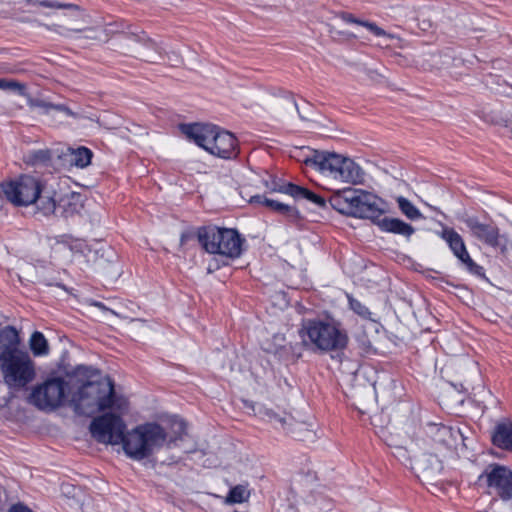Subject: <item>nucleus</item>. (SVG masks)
Listing matches in <instances>:
<instances>
[{
  "label": "nucleus",
  "instance_id": "33",
  "mask_svg": "<svg viewBox=\"0 0 512 512\" xmlns=\"http://www.w3.org/2000/svg\"><path fill=\"white\" fill-rule=\"evenodd\" d=\"M28 345L31 356L34 357H45L50 353V347L45 336L38 331L31 334Z\"/></svg>",
  "mask_w": 512,
  "mask_h": 512
},
{
  "label": "nucleus",
  "instance_id": "29",
  "mask_svg": "<svg viewBox=\"0 0 512 512\" xmlns=\"http://www.w3.org/2000/svg\"><path fill=\"white\" fill-rule=\"evenodd\" d=\"M93 153L90 149L79 146L76 148H67L63 153L64 160L71 166L78 169H84L91 164Z\"/></svg>",
  "mask_w": 512,
  "mask_h": 512
},
{
  "label": "nucleus",
  "instance_id": "48",
  "mask_svg": "<svg viewBox=\"0 0 512 512\" xmlns=\"http://www.w3.org/2000/svg\"><path fill=\"white\" fill-rule=\"evenodd\" d=\"M348 37H355L353 34H347Z\"/></svg>",
  "mask_w": 512,
  "mask_h": 512
},
{
  "label": "nucleus",
  "instance_id": "17",
  "mask_svg": "<svg viewBox=\"0 0 512 512\" xmlns=\"http://www.w3.org/2000/svg\"><path fill=\"white\" fill-rule=\"evenodd\" d=\"M428 442L439 451L440 456H447L449 452L464 447V437L459 429L445 425H431L428 430Z\"/></svg>",
  "mask_w": 512,
  "mask_h": 512
},
{
  "label": "nucleus",
  "instance_id": "46",
  "mask_svg": "<svg viewBox=\"0 0 512 512\" xmlns=\"http://www.w3.org/2000/svg\"><path fill=\"white\" fill-rule=\"evenodd\" d=\"M167 56H168V60L173 62L174 64L182 63V57L176 51H171Z\"/></svg>",
  "mask_w": 512,
  "mask_h": 512
},
{
  "label": "nucleus",
  "instance_id": "1",
  "mask_svg": "<svg viewBox=\"0 0 512 512\" xmlns=\"http://www.w3.org/2000/svg\"><path fill=\"white\" fill-rule=\"evenodd\" d=\"M39 368L22 346L18 331L12 326L0 329V377L12 392L27 390L37 379Z\"/></svg>",
  "mask_w": 512,
  "mask_h": 512
},
{
  "label": "nucleus",
  "instance_id": "39",
  "mask_svg": "<svg viewBox=\"0 0 512 512\" xmlns=\"http://www.w3.org/2000/svg\"><path fill=\"white\" fill-rule=\"evenodd\" d=\"M273 340H274V344L272 345L271 343H266V346L264 347V349L267 351V352H270V353H274V354H277L281 351V349L284 347V344H285V337L284 335L282 334H277L273 337Z\"/></svg>",
  "mask_w": 512,
  "mask_h": 512
},
{
  "label": "nucleus",
  "instance_id": "37",
  "mask_svg": "<svg viewBox=\"0 0 512 512\" xmlns=\"http://www.w3.org/2000/svg\"><path fill=\"white\" fill-rule=\"evenodd\" d=\"M149 326L146 321L141 319H130L128 330L131 334H133L136 337H141L144 335Z\"/></svg>",
  "mask_w": 512,
  "mask_h": 512
},
{
  "label": "nucleus",
  "instance_id": "4",
  "mask_svg": "<svg viewBox=\"0 0 512 512\" xmlns=\"http://www.w3.org/2000/svg\"><path fill=\"white\" fill-rule=\"evenodd\" d=\"M302 346L316 354L344 350L349 341L347 331L333 319H306L299 329Z\"/></svg>",
  "mask_w": 512,
  "mask_h": 512
},
{
  "label": "nucleus",
  "instance_id": "16",
  "mask_svg": "<svg viewBox=\"0 0 512 512\" xmlns=\"http://www.w3.org/2000/svg\"><path fill=\"white\" fill-rule=\"evenodd\" d=\"M479 481L487 486L491 494H497L503 500L512 498V471L508 467L490 464L479 476Z\"/></svg>",
  "mask_w": 512,
  "mask_h": 512
},
{
  "label": "nucleus",
  "instance_id": "26",
  "mask_svg": "<svg viewBox=\"0 0 512 512\" xmlns=\"http://www.w3.org/2000/svg\"><path fill=\"white\" fill-rule=\"evenodd\" d=\"M85 307L88 314H90L92 317L107 321L110 323H114L113 318L118 317L121 319H130L128 315L125 313L114 310L111 308H108L101 302L94 301L92 299H87L85 301Z\"/></svg>",
  "mask_w": 512,
  "mask_h": 512
},
{
  "label": "nucleus",
  "instance_id": "24",
  "mask_svg": "<svg viewBox=\"0 0 512 512\" xmlns=\"http://www.w3.org/2000/svg\"><path fill=\"white\" fill-rule=\"evenodd\" d=\"M141 32H122L117 29V34L112 39L111 46L125 55L137 57L138 47L140 44Z\"/></svg>",
  "mask_w": 512,
  "mask_h": 512
},
{
  "label": "nucleus",
  "instance_id": "12",
  "mask_svg": "<svg viewBox=\"0 0 512 512\" xmlns=\"http://www.w3.org/2000/svg\"><path fill=\"white\" fill-rule=\"evenodd\" d=\"M198 240L210 254H218L228 258L240 256L243 239L234 229L209 226L199 230Z\"/></svg>",
  "mask_w": 512,
  "mask_h": 512
},
{
  "label": "nucleus",
  "instance_id": "30",
  "mask_svg": "<svg viewBox=\"0 0 512 512\" xmlns=\"http://www.w3.org/2000/svg\"><path fill=\"white\" fill-rule=\"evenodd\" d=\"M277 191L288 194L295 199H306L320 208L326 207V201L323 197L313 193L306 188L296 186L291 183L281 186Z\"/></svg>",
  "mask_w": 512,
  "mask_h": 512
},
{
  "label": "nucleus",
  "instance_id": "44",
  "mask_svg": "<svg viewBox=\"0 0 512 512\" xmlns=\"http://www.w3.org/2000/svg\"><path fill=\"white\" fill-rule=\"evenodd\" d=\"M53 110L61 112L64 115H66L67 117H73V118L77 117L76 113H74L71 109H69L68 107H66L64 105H54Z\"/></svg>",
  "mask_w": 512,
  "mask_h": 512
},
{
  "label": "nucleus",
  "instance_id": "40",
  "mask_svg": "<svg viewBox=\"0 0 512 512\" xmlns=\"http://www.w3.org/2000/svg\"><path fill=\"white\" fill-rule=\"evenodd\" d=\"M24 97L27 99L28 105L31 108H40L45 113H49L54 108V104L47 103V102L42 101V100L34 99V98H32L30 96L29 93H28V96H24Z\"/></svg>",
  "mask_w": 512,
  "mask_h": 512
},
{
  "label": "nucleus",
  "instance_id": "36",
  "mask_svg": "<svg viewBox=\"0 0 512 512\" xmlns=\"http://www.w3.org/2000/svg\"><path fill=\"white\" fill-rule=\"evenodd\" d=\"M250 496V492L244 485H237L233 487L228 496L226 497L227 503H242L245 502Z\"/></svg>",
  "mask_w": 512,
  "mask_h": 512
},
{
  "label": "nucleus",
  "instance_id": "32",
  "mask_svg": "<svg viewBox=\"0 0 512 512\" xmlns=\"http://www.w3.org/2000/svg\"><path fill=\"white\" fill-rule=\"evenodd\" d=\"M249 203L255 205H263L270 209L271 211H275L281 214H294L295 209L288 204L279 202L277 200L269 199L262 195H255L249 199Z\"/></svg>",
  "mask_w": 512,
  "mask_h": 512
},
{
  "label": "nucleus",
  "instance_id": "2",
  "mask_svg": "<svg viewBox=\"0 0 512 512\" xmlns=\"http://www.w3.org/2000/svg\"><path fill=\"white\" fill-rule=\"evenodd\" d=\"M186 436V423L182 419L174 418L163 423L148 422L127 431L122 448L129 458L142 460L162 448L176 446Z\"/></svg>",
  "mask_w": 512,
  "mask_h": 512
},
{
  "label": "nucleus",
  "instance_id": "9",
  "mask_svg": "<svg viewBox=\"0 0 512 512\" xmlns=\"http://www.w3.org/2000/svg\"><path fill=\"white\" fill-rule=\"evenodd\" d=\"M44 16L51 19V21H37V25L47 32L63 37L77 35L81 25L87 24L89 19L88 14L80 6L59 1L58 7L44 13Z\"/></svg>",
  "mask_w": 512,
  "mask_h": 512
},
{
  "label": "nucleus",
  "instance_id": "5",
  "mask_svg": "<svg viewBox=\"0 0 512 512\" xmlns=\"http://www.w3.org/2000/svg\"><path fill=\"white\" fill-rule=\"evenodd\" d=\"M178 128L188 141L215 157L231 159L237 156L236 138L216 125L195 122L180 124Z\"/></svg>",
  "mask_w": 512,
  "mask_h": 512
},
{
  "label": "nucleus",
  "instance_id": "42",
  "mask_svg": "<svg viewBox=\"0 0 512 512\" xmlns=\"http://www.w3.org/2000/svg\"><path fill=\"white\" fill-rule=\"evenodd\" d=\"M349 303L351 309H353L360 316H367L369 314L368 309L363 306L358 300L349 297Z\"/></svg>",
  "mask_w": 512,
  "mask_h": 512
},
{
  "label": "nucleus",
  "instance_id": "28",
  "mask_svg": "<svg viewBox=\"0 0 512 512\" xmlns=\"http://www.w3.org/2000/svg\"><path fill=\"white\" fill-rule=\"evenodd\" d=\"M137 50L138 53L136 58L138 59L147 62H157L163 59L162 48L144 32H141L140 44Z\"/></svg>",
  "mask_w": 512,
  "mask_h": 512
},
{
  "label": "nucleus",
  "instance_id": "11",
  "mask_svg": "<svg viewBox=\"0 0 512 512\" xmlns=\"http://www.w3.org/2000/svg\"><path fill=\"white\" fill-rule=\"evenodd\" d=\"M69 385L62 377H50L29 389L26 401L40 411L52 412L68 399Z\"/></svg>",
  "mask_w": 512,
  "mask_h": 512
},
{
  "label": "nucleus",
  "instance_id": "38",
  "mask_svg": "<svg viewBox=\"0 0 512 512\" xmlns=\"http://www.w3.org/2000/svg\"><path fill=\"white\" fill-rule=\"evenodd\" d=\"M356 341L363 354L369 355L375 352L374 341L366 335L358 334Z\"/></svg>",
  "mask_w": 512,
  "mask_h": 512
},
{
  "label": "nucleus",
  "instance_id": "43",
  "mask_svg": "<svg viewBox=\"0 0 512 512\" xmlns=\"http://www.w3.org/2000/svg\"><path fill=\"white\" fill-rule=\"evenodd\" d=\"M32 157L34 163H41L48 161L51 155L48 150H38L33 153Z\"/></svg>",
  "mask_w": 512,
  "mask_h": 512
},
{
  "label": "nucleus",
  "instance_id": "25",
  "mask_svg": "<svg viewBox=\"0 0 512 512\" xmlns=\"http://www.w3.org/2000/svg\"><path fill=\"white\" fill-rule=\"evenodd\" d=\"M339 18L347 24H356L362 26L373 33L376 37L381 39V45L388 46V41L392 40H400V38L396 35L390 34L386 32L384 29L379 27L376 23L369 22L366 20H361L356 18L354 15L350 13H341Z\"/></svg>",
  "mask_w": 512,
  "mask_h": 512
},
{
  "label": "nucleus",
  "instance_id": "8",
  "mask_svg": "<svg viewBox=\"0 0 512 512\" xmlns=\"http://www.w3.org/2000/svg\"><path fill=\"white\" fill-rule=\"evenodd\" d=\"M397 456L405 458L411 468L417 472L418 477L425 480L435 479L443 470V458L445 456H440L439 451L426 439L417 440L406 451L398 448Z\"/></svg>",
  "mask_w": 512,
  "mask_h": 512
},
{
  "label": "nucleus",
  "instance_id": "31",
  "mask_svg": "<svg viewBox=\"0 0 512 512\" xmlns=\"http://www.w3.org/2000/svg\"><path fill=\"white\" fill-rule=\"evenodd\" d=\"M492 440L496 446L512 450V421L498 424L492 435Z\"/></svg>",
  "mask_w": 512,
  "mask_h": 512
},
{
  "label": "nucleus",
  "instance_id": "21",
  "mask_svg": "<svg viewBox=\"0 0 512 512\" xmlns=\"http://www.w3.org/2000/svg\"><path fill=\"white\" fill-rule=\"evenodd\" d=\"M87 24L81 25L80 31L77 36L79 39L89 41L91 43H106L114 38L117 34L116 24H100L96 23L93 25Z\"/></svg>",
  "mask_w": 512,
  "mask_h": 512
},
{
  "label": "nucleus",
  "instance_id": "49",
  "mask_svg": "<svg viewBox=\"0 0 512 512\" xmlns=\"http://www.w3.org/2000/svg\"><path fill=\"white\" fill-rule=\"evenodd\" d=\"M29 270H31V268H30V267H27V274H28V275L30 274V273H29Z\"/></svg>",
  "mask_w": 512,
  "mask_h": 512
},
{
  "label": "nucleus",
  "instance_id": "18",
  "mask_svg": "<svg viewBox=\"0 0 512 512\" xmlns=\"http://www.w3.org/2000/svg\"><path fill=\"white\" fill-rule=\"evenodd\" d=\"M363 189L343 186L331 191L329 203L341 214L356 217L360 209Z\"/></svg>",
  "mask_w": 512,
  "mask_h": 512
},
{
  "label": "nucleus",
  "instance_id": "20",
  "mask_svg": "<svg viewBox=\"0 0 512 512\" xmlns=\"http://www.w3.org/2000/svg\"><path fill=\"white\" fill-rule=\"evenodd\" d=\"M362 199L357 218L368 219L378 225L382 216L389 212V203L378 195L367 190L362 191Z\"/></svg>",
  "mask_w": 512,
  "mask_h": 512
},
{
  "label": "nucleus",
  "instance_id": "27",
  "mask_svg": "<svg viewBox=\"0 0 512 512\" xmlns=\"http://www.w3.org/2000/svg\"><path fill=\"white\" fill-rule=\"evenodd\" d=\"M377 226L383 232L401 235L405 238H410L415 232L412 225L396 217L385 216L379 220Z\"/></svg>",
  "mask_w": 512,
  "mask_h": 512
},
{
  "label": "nucleus",
  "instance_id": "34",
  "mask_svg": "<svg viewBox=\"0 0 512 512\" xmlns=\"http://www.w3.org/2000/svg\"><path fill=\"white\" fill-rule=\"evenodd\" d=\"M396 202L401 213L409 220H417L423 218L420 210L407 198L398 196L396 198Z\"/></svg>",
  "mask_w": 512,
  "mask_h": 512
},
{
  "label": "nucleus",
  "instance_id": "10",
  "mask_svg": "<svg viewBox=\"0 0 512 512\" xmlns=\"http://www.w3.org/2000/svg\"><path fill=\"white\" fill-rule=\"evenodd\" d=\"M45 247L50 250V257L60 263H75L80 269L92 267L100 257L99 250L92 248L81 240L64 241L47 239Z\"/></svg>",
  "mask_w": 512,
  "mask_h": 512
},
{
  "label": "nucleus",
  "instance_id": "15",
  "mask_svg": "<svg viewBox=\"0 0 512 512\" xmlns=\"http://www.w3.org/2000/svg\"><path fill=\"white\" fill-rule=\"evenodd\" d=\"M265 415L276 428L292 434L300 440L310 441L316 437L317 424L312 416L295 417L285 414L283 416L267 410Z\"/></svg>",
  "mask_w": 512,
  "mask_h": 512
},
{
  "label": "nucleus",
  "instance_id": "41",
  "mask_svg": "<svg viewBox=\"0 0 512 512\" xmlns=\"http://www.w3.org/2000/svg\"><path fill=\"white\" fill-rule=\"evenodd\" d=\"M26 4L32 7H45L52 10L54 7H58V1L55 0H25Z\"/></svg>",
  "mask_w": 512,
  "mask_h": 512
},
{
  "label": "nucleus",
  "instance_id": "47",
  "mask_svg": "<svg viewBox=\"0 0 512 512\" xmlns=\"http://www.w3.org/2000/svg\"><path fill=\"white\" fill-rule=\"evenodd\" d=\"M284 100L286 101L287 105L290 107V108H297V104L294 100V98L291 96V95H286L284 97Z\"/></svg>",
  "mask_w": 512,
  "mask_h": 512
},
{
  "label": "nucleus",
  "instance_id": "19",
  "mask_svg": "<svg viewBox=\"0 0 512 512\" xmlns=\"http://www.w3.org/2000/svg\"><path fill=\"white\" fill-rule=\"evenodd\" d=\"M440 237L448 244L453 255L469 272L476 275L482 274V267L476 264L470 257L465 242L457 231L450 227H444L440 232Z\"/></svg>",
  "mask_w": 512,
  "mask_h": 512
},
{
  "label": "nucleus",
  "instance_id": "7",
  "mask_svg": "<svg viewBox=\"0 0 512 512\" xmlns=\"http://www.w3.org/2000/svg\"><path fill=\"white\" fill-rule=\"evenodd\" d=\"M126 396L115 391L109 377L81 384L73 391L70 402L79 414L93 415L101 413L114 405L117 398Z\"/></svg>",
  "mask_w": 512,
  "mask_h": 512
},
{
  "label": "nucleus",
  "instance_id": "45",
  "mask_svg": "<svg viewBox=\"0 0 512 512\" xmlns=\"http://www.w3.org/2000/svg\"><path fill=\"white\" fill-rule=\"evenodd\" d=\"M418 26L421 30L427 31L432 28L433 24L430 19L424 18L419 20Z\"/></svg>",
  "mask_w": 512,
  "mask_h": 512
},
{
  "label": "nucleus",
  "instance_id": "3",
  "mask_svg": "<svg viewBox=\"0 0 512 512\" xmlns=\"http://www.w3.org/2000/svg\"><path fill=\"white\" fill-rule=\"evenodd\" d=\"M302 162L319 174L323 189L331 192L343 186H358L365 182V171L351 157L327 150H312Z\"/></svg>",
  "mask_w": 512,
  "mask_h": 512
},
{
  "label": "nucleus",
  "instance_id": "13",
  "mask_svg": "<svg viewBox=\"0 0 512 512\" xmlns=\"http://www.w3.org/2000/svg\"><path fill=\"white\" fill-rule=\"evenodd\" d=\"M465 225L470 236L484 246L499 249L500 253L504 256L512 249V242L508 239L507 235L500 232L496 225L481 222L475 217L467 218Z\"/></svg>",
  "mask_w": 512,
  "mask_h": 512
},
{
  "label": "nucleus",
  "instance_id": "22",
  "mask_svg": "<svg viewBox=\"0 0 512 512\" xmlns=\"http://www.w3.org/2000/svg\"><path fill=\"white\" fill-rule=\"evenodd\" d=\"M60 183L56 180L46 182L45 185L41 186V192L37 197L34 204L37 209L45 216L55 214L57 212L58 196H59Z\"/></svg>",
  "mask_w": 512,
  "mask_h": 512
},
{
  "label": "nucleus",
  "instance_id": "35",
  "mask_svg": "<svg viewBox=\"0 0 512 512\" xmlns=\"http://www.w3.org/2000/svg\"><path fill=\"white\" fill-rule=\"evenodd\" d=\"M0 90L28 96L27 85L14 79L0 78Z\"/></svg>",
  "mask_w": 512,
  "mask_h": 512
},
{
  "label": "nucleus",
  "instance_id": "23",
  "mask_svg": "<svg viewBox=\"0 0 512 512\" xmlns=\"http://www.w3.org/2000/svg\"><path fill=\"white\" fill-rule=\"evenodd\" d=\"M82 208L81 196L67 188L59 187V196L56 215L64 218L72 217Z\"/></svg>",
  "mask_w": 512,
  "mask_h": 512
},
{
  "label": "nucleus",
  "instance_id": "14",
  "mask_svg": "<svg viewBox=\"0 0 512 512\" xmlns=\"http://www.w3.org/2000/svg\"><path fill=\"white\" fill-rule=\"evenodd\" d=\"M1 188L5 197L16 206L34 204L41 192L39 180L29 175H24L13 181L3 183Z\"/></svg>",
  "mask_w": 512,
  "mask_h": 512
},
{
  "label": "nucleus",
  "instance_id": "6",
  "mask_svg": "<svg viewBox=\"0 0 512 512\" xmlns=\"http://www.w3.org/2000/svg\"><path fill=\"white\" fill-rule=\"evenodd\" d=\"M130 401L127 397L116 398L114 405L93 418L89 429L92 437L106 445L123 446L127 433L124 417L130 413Z\"/></svg>",
  "mask_w": 512,
  "mask_h": 512
}]
</instances>
